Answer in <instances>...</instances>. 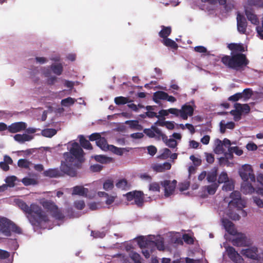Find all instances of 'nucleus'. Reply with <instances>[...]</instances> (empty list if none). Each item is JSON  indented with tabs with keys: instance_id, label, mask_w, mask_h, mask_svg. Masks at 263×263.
Wrapping results in <instances>:
<instances>
[{
	"instance_id": "e433bc0d",
	"label": "nucleus",
	"mask_w": 263,
	"mask_h": 263,
	"mask_svg": "<svg viewBox=\"0 0 263 263\" xmlns=\"http://www.w3.org/2000/svg\"><path fill=\"white\" fill-rule=\"evenodd\" d=\"M31 162L25 159H20L17 162V165L19 167L29 169Z\"/></svg>"
},
{
	"instance_id": "f704fd0d",
	"label": "nucleus",
	"mask_w": 263,
	"mask_h": 263,
	"mask_svg": "<svg viewBox=\"0 0 263 263\" xmlns=\"http://www.w3.org/2000/svg\"><path fill=\"white\" fill-rule=\"evenodd\" d=\"M51 69L54 73L58 76L61 75L63 72V66L61 64H52L51 65Z\"/></svg>"
},
{
	"instance_id": "052dcab7",
	"label": "nucleus",
	"mask_w": 263,
	"mask_h": 263,
	"mask_svg": "<svg viewBox=\"0 0 263 263\" xmlns=\"http://www.w3.org/2000/svg\"><path fill=\"white\" fill-rule=\"evenodd\" d=\"M230 114L234 116V120L235 121H239L241 118V114L234 109L230 111Z\"/></svg>"
},
{
	"instance_id": "7ed1b4c3",
	"label": "nucleus",
	"mask_w": 263,
	"mask_h": 263,
	"mask_svg": "<svg viewBox=\"0 0 263 263\" xmlns=\"http://www.w3.org/2000/svg\"><path fill=\"white\" fill-rule=\"evenodd\" d=\"M43 174L45 176L50 178L59 177L63 176L64 174L71 177H74L77 175V171L73 167L69 166L64 161H62L60 170L58 168H50L45 171Z\"/></svg>"
},
{
	"instance_id": "69168bd1",
	"label": "nucleus",
	"mask_w": 263,
	"mask_h": 263,
	"mask_svg": "<svg viewBox=\"0 0 263 263\" xmlns=\"http://www.w3.org/2000/svg\"><path fill=\"white\" fill-rule=\"evenodd\" d=\"M168 111L169 112V114L174 115L176 117H181L180 109L175 108H171L168 109Z\"/></svg>"
},
{
	"instance_id": "20e7f679",
	"label": "nucleus",
	"mask_w": 263,
	"mask_h": 263,
	"mask_svg": "<svg viewBox=\"0 0 263 263\" xmlns=\"http://www.w3.org/2000/svg\"><path fill=\"white\" fill-rule=\"evenodd\" d=\"M71 146L70 152L65 153L64 154V157L65 160L64 162L68 164L69 166L73 167L74 165L73 164V162L76 159H79L82 156L83 151L76 142H73Z\"/></svg>"
},
{
	"instance_id": "f03ea898",
	"label": "nucleus",
	"mask_w": 263,
	"mask_h": 263,
	"mask_svg": "<svg viewBox=\"0 0 263 263\" xmlns=\"http://www.w3.org/2000/svg\"><path fill=\"white\" fill-rule=\"evenodd\" d=\"M220 61L227 68L236 71L244 70L249 64L246 55L242 53H231L230 55H224Z\"/></svg>"
},
{
	"instance_id": "c03bdc74",
	"label": "nucleus",
	"mask_w": 263,
	"mask_h": 263,
	"mask_svg": "<svg viewBox=\"0 0 263 263\" xmlns=\"http://www.w3.org/2000/svg\"><path fill=\"white\" fill-rule=\"evenodd\" d=\"M229 180L228 174L226 172H222L219 175L218 178V184L224 183Z\"/></svg>"
},
{
	"instance_id": "c9c22d12",
	"label": "nucleus",
	"mask_w": 263,
	"mask_h": 263,
	"mask_svg": "<svg viewBox=\"0 0 263 263\" xmlns=\"http://www.w3.org/2000/svg\"><path fill=\"white\" fill-rule=\"evenodd\" d=\"M115 103L118 105H124L128 102H131L129 99L122 96L117 97L115 98Z\"/></svg>"
},
{
	"instance_id": "864d4df0",
	"label": "nucleus",
	"mask_w": 263,
	"mask_h": 263,
	"mask_svg": "<svg viewBox=\"0 0 263 263\" xmlns=\"http://www.w3.org/2000/svg\"><path fill=\"white\" fill-rule=\"evenodd\" d=\"M149 190L153 192H159L160 186L159 183L157 182H153L151 183L149 185Z\"/></svg>"
},
{
	"instance_id": "338daca9",
	"label": "nucleus",
	"mask_w": 263,
	"mask_h": 263,
	"mask_svg": "<svg viewBox=\"0 0 263 263\" xmlns=\"http://www.w3.org/2000/svg\"><path fill=\"white\" fill-rule=\"evenodd\" d=\"M254 203L260 208H263V200L258 197H253Z\"/></svg>"
},
{
	"instance_id": "a211bd4d",
	"label": "nucleus",
	"mask_w": 263,
	"mask_h": 263,
	"mask_svg": "<svg viewBox=\"0 0 263 263\" xmlns=\"http://www.w3.org/2000/svg\"><path fill=\"white\" fill-rule=\"evenodd\" d=\"M139 245L141 248H142V253L146 258H148L150 256V253H152V250L149 251L148 249L149 245L148 241L143 239L140 240L138 242Z\"/></svg>"
},
{
	"instance_id": "8fccbe9b",
	"label": "nucleus",
	"mask_w": 263,
	"mask_h": 263,
	"mask_svg": "<svg viewBox=\"0 0 263 263\" xmlns=\"http://www.w3.org/2000/svg\"><path fill=\"white\" fill-rule=\"evenodd\" d=\"M114 187V182L111 180H107L103 183V189L105 190H111Z\"/></svg>"
},
{
	"instance_id": "1a4fd4ad",
	"label": "nucleus",
	"mask_w": 263,
	"mask_h": 263,
	"mask_svg": "<svg viewBox=\"0 0 263 263\" xmlns=\"http://www.w3.org/2000/svg\"><path fill=\"white\" fill-rule=\"evenodd\" d=\"M159 100H167L172 103L176 101V99L174 97L169 96L167 93L162 91H157L153 95V100L156 103H158Z\"/></svg>"
},
{
	"instance_id": "774afa93",
	"label": "nucleus",
	"mask_w": 263,
	"mask_h": 263,
	"mask_svg": "<svg viewBox=\"0 0 263 263\" xmlns=\"http://www.w3.org/2000/svg\"><path fill=\"white\" fill-rule=\"evenodd\" d=\"M177 144V141L174 139H169L166 145L170 148H175Z\"/></svg>"
},
{
	"instance_id": "a19ab883",
	"label": "nucleus",
	"mask_w": 263,
	"mask_h": 263,
	"mask_svg": "<svg viewBox=\"0 0 263 263\" xmlns=\"http://www.w3.org/2000/svg\"><path fill=\"white\" fill-rule=\"evenodd\" d=\"M125 123L129 125V127L132 128H135L138 130H140L142 128L141 125L139 124V122L137 120L127 121Z\"/></svg>"
},
{
	"instance_id": "f3484780",
	"label": "nucleus",
	"mask_w": 263,
	"mask_h": 263,
	"mask_svg": "<svg viewBox=\"0 0 263 263\" xmlns=\"http://www.w3.org/2000/svg\"><path fill=\"white\" fill-rule=\"evenodd\" d=\"M3 222L4 224L7 225L13 232L18 234L22 233V232L21 229L13 222L8 219L6 218H3Z\"/></svg>"
},
{
	"instance_id": "2f4dec72",
	"label": "nucleus",
	"mask_w": 263,
	"mask_h": 263,
	"mask_svg": "<svg viewBox=\"0 0 263 263\" xmlns=\"http://www.w3.org/2000/svg\"><path fill=\"white\" fill-rule=\"evenodd\" d=\"M160 126H165L168 129L172 130L174 128V124L173 121H157L156 123Z\"/></svg>"
},
{
	"instance_id": "37998d69",
	"label": "nucleus",
	"mask_w": 263,
	"mask_h": 263,
	"mask_svg": "<svg viewBox=\"0 0 263 263\" xmlns=\"http://www.w3.org/2000/svg\"><path fill=\"white\" fill-rule=\"evenodd\" d=\"M162 152V153L158 156V158L160 159L165 160L167 159L171 154V151L167 148L163 149Z\"/></svg>"
},
{
	"instance_id": "393cba45",
	"label": "nucleus",
	"mask_w": 263,
	"mask_h": 263,
	"mask_svg": "<svg viewBox=\"0 0 263 263\" xmlns=\"http://www.w3.org/2000/svg\"><path fill=\"white\" fill-rule=\"evenodd\" d=\"M33 138V137L30 136L27 134H16L14 136V140L20 143H23L25 141H30Z\"/></svg>"
},
{
	"instance_id": "603ef678",
	"label": "nucleus",
	"mask_w": 263,
	"mask_h": 263,
	"mask_svg": "<svg viewBox=\"0 0 263 263\" xmlns=\"http://www.w3.org/2000/svg\"><path fill=\"white\" fill-rule=\"evenodd\" d=\"M206 162L209 164H212L215 160L214 155L211 153H204Z\"/></svg>"
},
{
	"instance_id": "cd10ccee",
	"label": "nucleus",
	"mask_w": 263,
	"mask_h": 263,
	"mask_svg": "<svg viewBox=\"0 0 263 263\" xmlns=\"http://www.w3.org/2000/svg\"><path fill=\"white\" fill-rule=\"evenodd\" d=\"M80 143L82 147L85 149L91 150L92 149V146L89 140H86L84 136L80 135L79 137Z\"/></svg>"
},
{
	"instance_id": "6e6552de",
	"label": "nucleus",
	"mask_w": 263,
	"mask_h": 263,
	"mask_svg": "<svg viewBox=\"0 0 263 263\" xmlns=\"http://www.w3.org/2000/svg\"><path fill=\"white\" fill-rule=\"evenodd\" d=\"M226 249L227 255L231 260L235 263H243V259L233 247L229 246Z\"/></svg>"
},
{
	"instance_id": "473e14b6",
	"label": "nucleus",
	"mask_w": 263,
	"mask_h": 263,
	"mask_svg": "<svg viewBox=\"0 0 263 263\" xmlns=\"http://www.w3.org/2000/svg\"><path fill=\"white\" fill-rule=\"evenodd\" d=\"M57 133L56 129L53 128H46L42 130V135L48 138H51L54 135H55Z\"/></svg>"
},
{
	"instance_id": "39448f33",
	"label": "nucleus",
	"mask_w": 263,
	"mask_h": 263,
	"mask_svg": "<svg viewBox=\"0 0 263 263\" xmlns=\"http://www.w3.org/2000/svg\"><path fill=\"white\" fill-rule=\"evenodd\" d=\"M40 203L46 210L51 213L52 216L55 219L60 220L64 218V214L53 201L43 199L41 201Z\"/></svg>"
},
{
	"instance_id": "6ab92c4d",
	"label": "nucleus",
	"mask_w": 263,
	"mask_h": 263,
	"mask_svg": "<svg viewBox=\"0 0 263 263\" xmlns=\"http://www.w3.org/2000/svg\"><path fill=\"white\" fill-rule=\"evenodd\" d=\"M241 191L245 194H252L255 190L251 183L243 181L241 185Z\"/></svg>"
},
{
	"instance_id": "6e6d98bb",
	"label": "nucleus",
	"mask_w": 263,
	"mask_h": 263,
	"mask_svg": "<svg viewBox=\"0 0 263 263\" xmlns=\"http://www.w3.org/2000/svg\"><path fill=\"white\" fill-rule=\"evenodd\" d=\"M229 147L230 151H231V152H232L233 153H234L237 156H241L243 154V151L238 146H233Z\"/></svg>"
},
{
	"instance_id": "ea45409f",
	"label": "nucleus",
	"mask_w": 263,
	"mask_h": 263,
	"mask_svg": "<svg viewBox=\"0 0 263 263\" xmlns=\"http://www.w3.org/2000/svg\"><path fill=\"white\" fill-rule=\"evenodd\" d=\"M117 188L126 190L128 188L127 181L125 179L119 180L116 184Z\"/></svg>"
},
{
	"instance_id": "5fc2aeb1",
	"label": "nucleus",
	"mask_w": 263,
	"mask_h": 263,
	"mask_svg": "<svg viewBox=\"0 0 263 263\" xmlns=\"http://www.w3.org/2000/svg\"><path fill=\"white\" fill-rule=\"evenodd\" d=\"M143 132L149 138H154L155 137V132L153 129L145 128L144 129Z\"/></svg>"
},
{
	"instance_id": "aec40b11",
	"label": "nucleus",
	"mask_w": 263,
	"mask_h": 263,
	"mask_svg": "<svg viewBox=\"0 0 263 263\" xmlns=\"http://www.w3.org/2000/svg\"><path fill=\"white\" fill-rule=\"evenodd\" d=\"M228 48L232 51V53H242L245 51L243 45L241 43H230Z\"/></svg>"
},
{
	"instance_id": "a878e982",
	"label": "nucleus",
	"mask_w": 263,
	"mask_h": 263,
	"mask_svg": "<svg viewBox=\"0 0 263 263\" xmlns=\"http://www.w3.org/2000/svg\"><path fill=\"white\" fill-rule=\"evenodd\" d=\"M161 27L162 29L159 32V36L162 38L163 39L167 38L172 32L171 27L170 26L166 27L163 25L161 26Z\"/></svg>"
},
{
	"instance_id": "dca6fc26",
	"label": "nucleus",
	"mask_w": 263,
	"mask_h": 263,
	"mask_svg": "<svg viewBox=\"0 0 263 263\" xmlns=\"http://www.w3.org/2000/svg\"><path fill=\"white\" fill-rule=\"evenodd\" d=\"M89 192V190L87 188L84 187L81 185H77L72 188V195H79L86 197Z\"/></svg>"
},
{
	"instance_id": "9b49d317",
	"label": "nucleus",
	"mask_w": 263,
	"mask_h": 263,
	"mask_svg": "<svg viewBox=\"0 0 263 263\" xmlns=\"http://www.w3.org/2000/svg\"><path fill=\"white\" fill-rule=\"evenodd\" d=\"M237 28L238 31L241 34H246L247 22L245 17L239 13L237 15Z\"/></svg>"
},
{
	"instance_id": "bf43d9fd",
	"label": "nucleus",
	"mask_w": 263,
	"mask_h": 263,
	"mask_svg": "<svg viewBox=\"0 0 263 263\" xmlns=\"http://www.w3.org/2000/svg\"><path fill=\"white\" fill-rule=\"evenodd\" d=\"M74 206L78 210H81L84 208L85 204L83 200H78L74 202Z\"/></svg>"
},
{
	"instance_id": "4be33fe9",
	"label": "nucleus",
	"mask_w": 263,
	"mask_h": 263,
	"mask_svg": "<svg viewBox=\"0 0 263 263\" xmlns=\"http://www.w3.org/2000/svg\"><path fill=\"white\" fill-rule=\"evenodd\" d=\"M171 168V164L169 162H164L163 164H156L152 166L154 171L157 172H163Z\"/></svg>"
},
{
	"instance_id": "7c9ffc66",
	"label": "nucleus",
	"mask_w": 263,
	"mask_h": 263,
	"mask_svg": "<svg viewBox=\"0 0 263 263\" xmlns=\"http://www.w3.org/2000/svg\"><path fill=\"white\" fill-rule=\"evenodd\" d=\"M96 143L97 145L102 150L106 151L108 149L109 145L107 144L106 140L104 137H101Z\"/></svg>"
},
{
	"instance_id": "b1692460",
	"label": "nucleus",
	"mask_w": 263,
	"mask_h": 263,
	"mask_svg": "<svg viewBox=\"0 0 263 263\" xmlns=\"http://www.w3.org/2000/svg\"><path fill=\"white\" fill-rule=\"evenodd\" d=\"M245 14L247 16L248 20L251 22L253 24L258 25L259 20L257 15L255 14L251 10L246 9L245 10Z\"/></svg>"
},
{
	"instance_id": "e2e57ef3",
	"label": "nucleus",
	"mask_w": 263,
	"mask_h": 263,
	"mask_svg": "<svg viewBox=\"0 0 263 263\" xmlns=\"http://www.w3.org/2000/svg\"><path fill=\"white\" fill-rule=\"evenodd\" d=\"M148 154L151 156H154L157 152V148L153 145H150L147 147Z\"/></svg>"
},
{
	"instance_id": "49530a36",
	"label": "nucleus",
	"mask_w": 263,
	"mask_h": 263,
	"mask_svg": "<svg viewBox=\"0 0 263 263\" xmlns=\"http://www.w3.org/2000/svg\"><path fill=\"white\" fill-rule=\"evenodd\" d=\"M234 189V185L232 181L229 180L224 182V185L222 186V189L226 191H231Z\"/></svg>"
},
{
	"instance_id": "5701e85b",
	"label": "nucleus",
	"mask_w": 263,
	"mask_h": 263,
	"mask_svg": "<svg viewBox=\"0 0 263 263\" xmlns=\"http://www.w3.org/2000/svg\"><path fill=\"white\" fill-rule=\"evenodd\" d=\"M218 167H214L210 172L207 174L206 179L209 182L216 183L218 174Z\"/></svg>"
},
{
	"instance_id": "4c0bfd02",
	"label": "nucleus",
	"mask_w": 263,
	"mask_h": 263,
	"mask_svg": "<svg viewBox=\"0 0 263 263\" xmlns=\"http://www.w3.org/2000/svg\"><path fill=\"white\" fill-rule=\"evenodd\" d=\"M95 159L101 163H107L111 161L110 158L106 157L104 155H96L94 157Z\"/></svg>"
},
{
	"instance_id": "f257e3e1",
	"label": "nucleus",
	"mask_w": 263,
	"mask_h": 263,
	"mask_svg": "<svg viewBox=\"0 0 263 263\" xmlns=\"http://www.w3.org/2000/svg\"><path fill=\"white\" fill-rule=\"evenodd\" d=\"M17 204L19 208L27 214V217L32 226L39 227L42 222L49 221L48 216L39 205L31 204L29 206L23 201H18Z\"/></svg>"
},
{
	"instance_id": "09e8293b",
	"label": "nucleus",
	"mask_w": 263,
	"mask_h": 263,
	"mask_svg": "<svg viewBox=\"0 0 263 263\" xmlns=\"http://www.w3.org/2000/svg\"><path fill=\"white\" fill-rule=\"evenodd\" d=\"M243 97L242 93L238 92L229 97L228 100L232 102H236Z\"/></svg>"
},
{
	"instance_id": "0eeeda50",
	"label": "nucleus",
	"mask_w": 263,
	"mask_h": 263,
	"mask_svg": "<svg viewBox=\"0 0 263 263\" xmlns=\"http://www.w3.org/2000/svg\"><path fill=\"white\" fill-rule=\"evenodd\" d=\"M239 174L244 181H248L249 179H250L252 182L255 181V177L250 165L245 164L242 165L239 170Z\"/></svg>"
},
{
	"instance_id": "4468645a",
	"label": "nucleus",
	"mask_w": 263,
	"mask_h": 263,
	"mask_svg": "<svg viewBox=\"0 0 263 263\" xmlns=\"http://www.w3.org/2000/svg\"><path fill=\"white\" fill-rule=\"evenodd\" d=\"M181 117L183 120H187L188 116H192L194 113L193 107L186 103L182 105L180 109Z\"/></svg>"
},
{
	"instance_id": "72a5a7b5",
	"label": "nucleus",
	"mask_w": 263,
	"mask_h": 263,
	"mask_svg": "<svg viewBox=\"0 0 263 263\" xmlns=\"http://www.w3.org/2000/svg\"><path fill=\"white\" fill-rule=\"evenodd\" d=\"M152 128L154 129L156 134L158 135L159 137H161L162 140L166 144L169 139L167 136L162 133L161 130L155 126H152Z\"/></svg>"
},
{
	"instance_id": "bb28decb",
	"label": "nucleus",
	"mask_w": 263,
	"mask_h": 263,
	"mask_svg": "<svg viewBox=\"0 0 263 263\" xmlns=\"http://www.w3.org/2000/svg\"><path fill=\"white\" fill-rule=\"evenodd\" d=\"M135 203L138 206H142L144 202V194L141 191H136L134 197Z\"/></svg>"
},
{
	"instance_id": "13d9d810",
	"label": "nucleus",
	"mask_w": 263,
	"mask_h": 263,
	"mask_svg": "<svg viewBox=\"0 0 263 263\" xmlns=\"http://www.w3.org/2000/svg\"><path fill=\"white\" fill-rule=\"evenodd\" d=\"M183 239L185 242L187 244H193V238L188 234H185L183 235Z\"/></svg>"
},
{
	"instance_id": "423d86ee",
	"label": "nucleus",
	"mask_w": 263,
	"mask_h": 263,
	"mask_svg": "<svg viewBox=\"0 0 263 263\" xmlns=\"http://www.w3.org/2000/svg\"><path fill=\"white\" fill-rule=\"evenodd\" d=\"M231 200L229 202V207L232 206L237 208L242 209L246 206V201L242 199L241 193L239 191H234L230 194Z\"/></svg>"
},
{
	"instance_id": "a18cd8bd",
	"label": "nucleus",
	"mask_w": 263,
	"mask_h": 263,
	"mask_svg": "<svg viewBox=\"0 0 263 263\" xmlns=\"http://www.w3.org/2000/svg\"><path fill=\"white\" fill-rule=\"evenodd\" d=\"M1 222L3 224V226H2L1 228L2 232L6 236H10L11 235L10 231L11 229L8 227L7 225L3 223V219L1 220Z\"/></svg>"
},
{
	"instance_id": "79ce46f5",
	"label": "nucleus",
	"mask_w": 263,
	"mask_h": 263,
	"mask_svg": "<svg viewBox=\"0 0 263 263\" xmlns=\"http://www.w3.org/2000/svg\"><path fill=\"white\" fill-rule=\"evenodd\" d=\"M218 184L217 183H213L212 184L206 186L208 193L210 195H213L216 192L218 187Z\"/></svg>"
},
{
	"instance_id": "de8ad7c7",
	"label": "nucleus",
	"mask_w": 263,
	"mask_h": 263,
	"mask_svg": "<svg viewBox=\"0 0 263 263\" xmlns=\"http://www.w3.org/2000/svg\"><path fill=\"white\" fill-rule=\"evenodd\" d=\"M16 180V177L15 176H9L6 178L5 181L7 184V185L10 187H13L15 185V181Z\"/></svg>"
},
{
	"instance_id": "c756f323",
	"label": "nucleus",
	"mask_w": 263,
	"mask_h": 263,
	"mask_svg": "<svg viewBox=\"0 0 263 263\" xmlns=\"http://www.w3.org/2000/svg\"><path fill=\"white\" fill-rule=\"evenodd\" d=\"M161 42L166 47H169L172 49H177L178 48L177 44L173 40L168 37L163 39Z\"/></svg>"
},
{
	"instance_id": "58836bf2",
	"label": "nucleus",
	"mask_w": 263,
	"mask_h": 263,
	"mask_svg": "<svg viewBox=\"0 0 263 263\" xmlns=\"http://www.w3.org/2000/svg\"><path fill=\"white\" fill-rule=\"evenodd\" d=\"M216 142L217 143L216 145V147L214 150V152L217 154H222L224 153V150L223 147V143L222 141L219 139H217Z\"/></svg>"
},
{
	"instance_id": "3c124183",
	"label": "nucleus",
	"mask_w": 263,
	"mask_h": 263,
	"mask_svg": "<svg viewBox=\"0 0 263 263\" xmlns=\"http://www.w3.org/2000/svg\"><path fill=\"white\" fill-rule=\"evenodd\" d=\"M74 99L71 97H68L67 98L63 99L61 101V104L64 106H67L69 105H72V104H74Z\"/></svg>"
},
{
	"instance_id": "0e129e2a",
	"label": "nucleus",
	"mask_w": 263,
	"mask_h": 263,
	"mask_svg": "<svg viewBox=\"0 0 263 263\" xmlns=\"http://www.w3.org/2000/svg\"><path fill=\"white\" fill-rule=\"evenodd\" d=\"M249 4L251 5L262 6L263 0H248Z\"/></svg>"
},
{
	"instance_id": "2eb2a0df",
	"label": "nucleus",
	"mask_w": 263,
	"mask_h": 263,
	"mask_svg": "<svg viewBox=\"0 0 263 263\" xmlns=\"http://www.w3.org/2000/svg\"><path fill=\"white\" fill-rule=\"evenodd\" d=\"M222 223L226 231L229 234L232 235L237 234V231L235 228L234 224L232 221L227 218H223L222 219Z\"/></svg>"
},
{
	"instance_id": "412c9836",
	"label": "nucleus",
	"mask_w": 263,
	"mask_h": 263,
	"mask_svg": "<svg viewBox=\"0 0 263 263\" xmlns=\"http://www.w3.org/2000/svg\"><path fill=\"white\" fill-rule=\"evenodd\" d=\"M232 243L234 246L237 247H242L246 245V237L243 234H240L233 239Z\"/></svg>"
},
{
	"instance_id": "4d7b16f0",
	"label": "nucleus",
	"mask_w": 263,
	"mask_h": 263,
	"mask_svg": "<svg viewBox=\"0 0 263 263\" xmlns=\"http://www.w3.org/2000/svg\"><path fill=\"white\" fill-rule=\"evenodd\" d=\"M131 258L135 261V263H141V256L137 253H132L131 254Z\"/></svg>"
},
{
	"instance_id": "680f3d73",
	"label": "nucleus",
	"mask_w": 263,
	"mask_h": 263,
	"mask_svg": "<svg viewBox=\"0 0 263 263\" xmlns=\"http://www.w3.org/2000/svg\"><path fill=\"white\" fill-rule=\"evenodd\" d=\"M22 182L25 185H29L33 184L35 182V180L32 178L25 177L22 179Z\"/></svg>"
},
{
	"instance_id": "f8f14e48",
	"label": "nucleus",
	"mask_w": 263,
	"mask_h": 263,
	"mask_svg": "<svg viewBox=\"0 0 263 263\" xmlns=\"http://www.w3.org/2000/svg\"><path fill=\"white\" fill-rule=\"evenodd\" d=\"M27 124L24 122H17L8 126V131L10 133H16L26 129Z\"/></svg>"
},
{
	"instance_id": "c85d7f7f",
	"label": "nucleus",
	"mask_w": 263,
	"mask_h": 263,
	"mask_svg": "<svg viewBox=\"0 0 263 263\" xmlns=\"http://www.w3.org/2000/svg\"><path fill=\"white\" fill-rule=\"evenodd\" d=\"M148 242L150 247H156L160 251L163 250L164 249V242L161 239H156L155 241H151Z\"/></svg>"
},
{
	"instance_id": "ddd939ff",
	"label": "nucleus",
	"mask_w": 263,
	"mask_h": 263,
	"mask_svg": "<svg viewBox=\"0 0 263 263\" xmlns=\"http://www.w3.org/2000/svg\"><path fill=\"white\" fill-rule=\"evenodd\" d=\"M241 253L248 258L255 260L258 259V249L255 247L243 249L241 250Z\"/></svg>"
},
{
	"instance_id": "9d476101",
	"label": "nucleus",
	"mask_w": 263,
	"mask_h": 263,
	"mask_svg": "<svg viewBox=\"0 0 263 263\" xmlns=\"http://www.w3.org/2000/svg\"><path fill=\"white\" fill-rule=\"evenodd\" d=\"M177 181L174 180L173 181L164 180L161 182V184L164 188V196L168 197L174 192L176 186Z\"/></svg>"
}]
</instances>
